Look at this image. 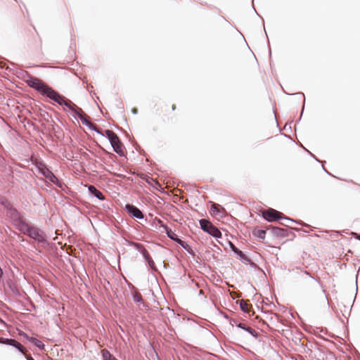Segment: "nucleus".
<instances>
[{
	"instance_id": "obj_2",
	"label": "nucleus",
	"mask_w": 360,
	"mask_h": 360,
	"mask_svg": "<svg viewBox=\"0 0 360 360\" xmlns=\"http://www.w3.org/2000/svg\"><path fill=\"white\" fill-rule=\"evenodd\" d=\"M44 96H46L47 98L54 101L60 105L66 106L71 111H72L75 107H76L75 104H71L70 101H65V97L59 94L51 86L49 87V90L46 91Z\"/></svg>"
},
{
	"instance_id": "obj_15",
	"label": "nucleus",
	"mask_w": 360,
	"mask_h": 360,
	"mask_svg": "<svg viewBox=\"0 0 360 360\" xmlns=\"http://www.w3.org/2000/svg\"><path fill=\"white\" fill-rule=\"evenodd\" d=\"M29 341L30 342H32V344H34L37 347H38L39 349L41 350H44V344L39 340H38L37 338H29Z\"/></svg>"
},
{
	"instance_id": "obj_11",
	"label": "nucleus",
	"mask_w": 360,
	"mask_h": 360,
	"mask_svg": "<svg viewBox=\"0 0 360 360\" xmlns=\"http://www.w3.org/2000/svg\"><path fill=\"white\" fill-rule=\"evenodd\" d=\"M88 191L91 195L98 200H103L105 199L102 192L97 189L94 185H89L88 186Z\"/></svg>"
},
{
	"instance_id": "obj_45",
	"label": "nucleus",
	"mask_w": 360,
	"mask_h": 360,
	"mask_svg": "<svg viewBox=\"0 0 360 360\" xmlns=\"http://www.w3.org/2000/svg\"><path fill=\"white\" fill-rule=\"evenodd\" d=\"M0 321H1V319H0Z\"/></svg>"
},
{
	"instance_id": "obj_27",
	"label": "nucleus",
	"mask_w": 360,
	"mask_h": 360,
	"mask_svg": "<svg viewBox=\"0 0 360 360\" xmlns=\"http://www.w3.org/2000/svg\"><path fill=\"white\" fill-rule=\"evenodd\" d=\"M211 211L214 214H218L219 213V210L215 204H213L211 207Z\"/></svg>"
},
{
	"instance_id": "obj_28",
	"label": "nucleus",
	"mask_w": 360,
	"mask_h": 360,
	"mask_svg": "<svg viewBox=\"0 0 360 360\" xmlns=\"http://www.w3.org/2000/svg\"><path fill=\"white\" fill-rule=\"evenodd\" d=\"M140 253L142 255V256L143 257V258L147 257V256H148V255H150L146 248L143 249V250L140 252Z\"/></svg>"
},
{
	"instance_id": "obj_6",
	"label": "nucleus",
	"mask_w": 360,
	"mask_h": 360,
	"mask_svg": "<svg viewBox=\"0 0 360 360\" xmlns=\"http://www.w3.org/2000/svg\"><path fill=\"white\" fill-rule=\"evenodd\" d=\"M38 169L39 173L46 177L49 181L59 188L63 187V183L58 180L56 175L49 168H47L46 165H41Z\"/></svg>"
},
{
	"instance_id": "obj_39",
	"label": "nucleus",
	"mask_w": 360,
	"mask_h": 360,
	"mask_svg": "<svg viewBox=\"0 0 360 360\" xmlns=\"http://www.w3.org/2000/svg\"><path fill=\"white\" fill-rule=\"evenodd\" d=\"M27 360H34L31 356L27 357Z\"/></svg>"
},
{
	"instance_id": "obj_35",
	"label": "nucleus",
	"mask_w": 360,
	"mask_h": 360,
	"mask_svg": "<svg viewBox=\"0 0 360 360\" xmlns=\"http://www.w3.org/2000/svg\"><path fill=\"white\" fill-rule=\"evenodd\" d=\"M6 338H0V343H3V344H5V340Z\"/></svg>"
},
{
	"instance_id": "obj_24",
	"label": "nucleus",
	"mask_w": 360,
	"mask_h": 360,
	"mask_svg": "<svg viewBox=\"0 0 360 360\" xmlns=\"http://www.w3.org/2000/svg\"><path fill=\"white\" fill-rule=\"evenodd\" d=\"M100 134H101V133ZM102 135H103V134H102ZM115 135H116V134L110 129L105 130V136L108 138V140L112 139ZM103 136H104V134H103Z\"/></svg>"
},
{
	"instance_id": "obj_16",
	"label": "nucleus",
	"mask_w": 360,
	"mask_h": 360,
	"mask_svg": "<svg viewBox=\"0 0 360 360\" xmlns=\"http://www.w3.org/2000/svg\"><path fill=\"white\" fill-rule=\"evenodd\" d=\"M102 360H117L114 357L108 349H103L101 351Z\"/></svg>"
},
{
	"instance_id": "obj_26",
	"label": "nucleus",
	"mask_w": 360,
	"mask_h": 360,
	"mask_svg": "<svg viewBox=\"0 0 360 360\" xmlns=\"http://www.w3.org/2000/svg\"><path fill=\"white\" fill-rule=\"evenodd\" d=\"M133 245L134 247L135 248V249L139 251V252L143 250L144 249V246L141 244V243H133Z\"/></svg>"
},
{
	"instance_id": "obj_20",
	"label": "nucleus",
	"mask_w": 360,
	"mask_h": 360,
	"mask_svg": "<svg viewBox=\"0 0 360 360\" xmlns=\"http://www.w3.org/2000/svg\"><path fill=\"white\" fill-rule=\"evenodd\" d=\"M255 236L260 239H264L266 236V231L262 229L255 230L254 231Z\"/></svg>"
},
{
	"instance_id": "obj_43",
	"label": "nucleus",
	"mask_w": 360,
	"mask_h": 360,
	"mask_svg": "<svg viewBox=\"0 0 360 360\" xmlns=\"http://www.w3.org/2000/svg\"><path fill=\"white\" fill-rule=\"evenodd\" d=\"M316 281L318 283V284H319V285H321V283H320V282H319V281H318L317 280H316Z\"/></svg>"
},
{
	"instance_id": "obj_36",
	"label": "nucleus",
	"mask_w": 360,
	"mask_h": 360,
	"mask_svg": "<svg viewBox=\"0 0 360 360\" xmlns=\"http://www.w3.org/2000/svg\"><path fill=\"white\" fill-rule=\"evenodd\" d=\"M24 337L29 341V338H30L31 337H30L29 335H27L26 333H24L23 334Z\"/></svg>"
},
{
	"instance_id": "obj_33",
	"label": "nucleus",
	"mask_w": 360,
	"mask_h": 360,
	"mask_svg": "<svg viewBox=\"0 0 360 360\" xmlns=\"http://www.w3.org/2000/svg\"><path fill=\"white\" fill-rule=\"evenodd\" d=\"M323 294H326V290H323ZM325 299L326 300L327 305L328 306L329 305V302H328V297H327L326 295H325Z\"/></svg>"
},
{
	"instance_id": "obj_8",
	"label": "nucleus",
	"mask_w": 360,
	"mask_h": 360,
	"mask_svg": "<svg viewBox=\"0 0 360 360\" xmlns=\"http://www.w3.org/2000/svg\"><path fill=\"white\" fill-rule=\"evenodd\" d=\"M124 210L127 212L129 214H130L134 218L138 219H143L144 217V215L141 210L133 205L127 204L124 207Z\"/></svg>"
},
{
	"instance_id": "obj_4",
	"label": "nucleus",
	"mask_w": 360,
	"mask_h": 360,
	"mask_svg": "<svg viewBox=\"0 0 360 360\" xmlns=\"http://www.w3.org/2000/svg\"><path fill=\"white\" fill-rule=\"evenodd\" d=\"M262 216H263L264 219L268 221H276L278 219H282V220H285V221H291V222H294V223H297V224L299 223L297 221H295L289 217H282V214L280 212H278L273 208H269L267 210H264L262 212Z\"/></svg>"
},
{
	"instance_id": "obj_37",
	"label": "nucleus",
	"mask_w": 360,
	"mask_h": 360,
	"mask_svg": "<svg viewBox=\"0 0 360 360\" xmlns=\"http://www.w3.org/2000/svg\"><path fill=\"white\" fill-rule=\"evenodd\" d=\"M288 221H285L283 220V222H281V224L284 225V226H288L287 223H288Z\"/></svg>"
},
{
	"instance_id": "obj_25",
	"label": "nucleus",
	"mask_w": 360,
	"mask_h": 360,
	"mask_svg": "<svg viewBox=\"0 0 360 360\" xmlns=\"http://www.w3.org/2000/svg\"><path fill=\"white\" fill-rule=\"evenodd\" d=\"M109 141H110L112 147L117 143H120V141L117 134L115 136H114L112 139H110L109 140Z\"/></svg>"
},
{
	"instance_id": "obj_22",
	"label": "nucleus",
	"mask_w": 360,
	"mask_h": 360,
	"mask_svg": "<svg viewBox=\"0 0 360 360\" xmlns=\"http://www.w3.org/2000/svg\"><path fill=\"white\" fill-rule=\"evenodd\" d=\"M0 204L2 205L5 209L8 208L11 205L8 200L4 197H0Z\"/></svg>"
},
{
	"instance_id": "obj_21",
	"label": "nucleus",
	"mask_w": 360,
	"mask_h": 360,
	"mask_svg": "<svg viewBox=\"0 0 360 360\" xmlns=\"http://www.w3.org/2000/svg\"><path fill=\"white\" fill-rule=\"evenodd\" d=\"M240 308L245 313H248L249 311L248 305L243 300L240 301Z\"/></svg>"
},
{
	"instance_id": "obj_29",
	"label": "nucleus",
	"mask_w": 360,
	"mask_h": 360,
	"mask_svg": "<svg viewBox=\"0 0 360 360\" xmlns=\"http://www.w3.org/2000/svg\"><path fill=\"white\" fill-rule=\"evenodd\" d=\"M148 264L153 270H156V267L153 260H151L150 262L148 263Z\"/></svg>"
},
{
	"instance_id": "obj_5",
	"label": "nucleus",
	"mask_w": 360,
	"mask_h": 360,
	"mask_svg": "<svg viewBox=\"0 0 360 360\" xmlns=\"http://www.w3.org/2000/svg\"><path fill=\"white\" fill-rule=\"evenodd\" d=\"M200 226L202 230L205 232L207 233L212 237L215 238H221V231L214 226L209 220L205 219H202L199 221Z\"/></svg>"
},
{
	"instance_id": "obj_1",
	"label": "nucleus",
	"mask_w": 360,
	"mask_h": 360,
	"mask_svg": "<svg viewBox=\"0 0 360 360\" xmlns=\"http://www.w3.org/2000/svg\"><path fill=\"white\" fill-rule=\"evenodd\" d=\"M19 229L22 231H24V233H25L27 236L37 240V242L41 243H47L45 235L41 229L37 227L31 226L23 221H20Z\"/></svg>"
},
{
	"instance_id": "obj_40",
	"label": "nucleus",
	"mask_w": 360,
	"mask_h": 360,
	"mask_svg": "<svg viewBox=\"0 0 360 360\" xmlns=\"http://www.w3.org/2000/svg\"><path fill=\"white\" fill-rule=\"evenodd\" d=\"M132 112H133L134 114H136V113H137V110H136V109H133V110H132Z\"/></svg>"
},
{
	"instance_id": "obj_34",
	"label": "nucleus",
	"mask_w": 360,
	"mask_h": 360,
	"mask_svg": "<svg viewBox=\"0 0 360 360\" xmlns=\"http://www.w3.org/2000/svg\"><path fill=\"white\" fill-rule=\"evenodd\" d=\"M304 274L307 276H309V278L311 279V280H315L314 277L311 276L309 273H308L307 271H304Z\"/></svg>"
},
{
	"instance_id": "obj_10",
	"label": "nucleus",
	"mask_w": 360,
	"mask_h": 360,
	"mask_svg": "<svg viewBox=\"0 0 360 360\" xmlns=\"http://www.w3.org/2000/svg\"><path fill=\"white\" fill-rule=\"evenodd\" d=\"M158 222L159 224H161V227L164 229V231L165 232L168 238H169L171 240L175 242H176L178 239H179L177 235L174 232H173L170 228H169L167 225L162 224V221L161 220H159Z\"/></svg>"
},
{
	"instance_id": "obj_30",
	"label": "nucleus",
	"mask_w": 360,
	"mask_h": 360,
	"mask_svg": "<svg viewBox=\"0 0 360 360\" xmlns=\"http://www.w3.org/2000/svg\"><path fill=\"white\" fill-rule=\"evenodd\" d=\"M230 323H231V325H232V326H237V327H238V323H240V322H238L236 319H231V320L230 321Z\"/></svg>"
},
{
	"instance_id": "obj_23",
	"label": "nucleus",
	"mask_w": 360,
	"mask_h": 360,
	"mask_svg": "<svg viewBox=\"0 0 360 360\" xmlns=\"http://www.w3.org/2000/svg\"><path fill=\"white\" fill-rule=\"evenodd\" d=\"M133 300L134 302L143 304V298L140 294H134L133 295Z\"/></svg>"
},
{
	"instance_id": "obj_13",
	"label": "nucleus",
	"mask_w": 360,
	"mask_h": 360,
	"mask_svg": "<svg viewBox=\"0 0 360 360\" xmlns=\"http://www.w3.org/2000/svg\"><path fill=\"white\" fill-rule=\"evenodd\" d=\"M271 232L274 236L278 237L284 238L288 235V231L286 229L279 227H272Z\"/></svg>"
},
{
	"instance_id": "obj_9",
	"label": "nucleus",
	"mask_w": 360,
	"mask_h": 360,
	"mask_svg": "<svg viewBox=\"0 0 360 360\" xmlns=\"http://www.w3.org/2000/svg\"><path fill=\"white\" fill-rule=\"evenodd\" d=\"M4 341L5 345L12 346L18 349L22 354H25L27 351L26 349L15 339L8 338L6 339Z\"/></svg>"
},
{
	"instance_id": "obj_31",
	"label": "nucleus",
	"mask_w": 360,
	"mask_h": 360,
	"mask_svg": "<svg viewBox=\"0 0 360 360\" xmlns=\"http://www.w3.org/2000/svg\"><path fill=\"white\" fill-rule=\"evenodd\" d=\"M145 260L147 262V263L150 262L151 260H153V259L151 258L150 255H149L148 256H147V257H145L144 258Z\"/></svg>"
},
{
	"instance_id": "obj_38",
	"label": "nucleus",
	"mask_w": 360,
	"mask_h": 360,
	"mask_svg": "<svg viewBox=\"0 0 360 360\" xmlns=\"http://www.w3.org/2000/svg\"><path fill=\"white\" fill-rule=\"evenodd\" d=\"M4 273H3V270L0 267V278L3 276Z\"/></svg>"
},
{
	"instance_id": "obj_7",
	"label": "nucleus",
	"mask_w": 360,
	"mask_h": 360,
	"mask_svg": "<svg viewBox=\"0 0 360 360\" xmlns=\"http://www.w3.org/2000/svg\"><path fill=\"white\" fill-rule=\"evenodd\" d=\"M73 112V115L75 117H77L82 122V123L86 126L89 129L91 130L96 131L98 134H101V132L96 129V127L93 123L90 122L87 120V119L82 115L83 111L81 108H74V110L72 111Z\"/></svg>"
},
{
	"instance_id": "obj_42",
	"label": "nucleus",
	"mask_w": 360,
	"mask_h": 360,
	"mask_svg": "<svg viewBox=\"0 0 360 360\" xmlns=\"http://www.w3.org/2000/svg\"><path fill=\"white\" fill-rule=\"evenodd\" d=\"M302 97L304 98V101H305V98H304V95L303 94H302Z\"/></svg>"
},
{
	"instance_id": "obj_17",
	"label": "nucleus",
	"mask_w": 360,
	"mask_h": 360,
	"mask_svg": "<svg viewBox=\"0 0 360 360\" xmlns=\"http://www.w3.org/2000/svg\"><path fill=\"white\" fill-rule=\"evenodd\" d=\"M230 247L232 250V251L236 254L237 255L240 256L241 258H243L245 259H248V257L245 256L243 252L238 249L233 243H230Z\"/></svg>"
},
{
	"instance_id": "obj_18",
	"label": "nucleus",
	"mask_w": 360,
	"mask_h": 360,
	"mask_svg": "<svg viewBox=\"0 0 360 360\" xmlns=\"http://www.w3.org/2000/svg\"><path fill=\"white\" fill-rule=\"evenodd\" d=\"M113 150L120 156H124V151L122 148V143H117L112 146Z\"/></svg>"
},
{
	"instance_id": "obj_32",
	"label": "nucleus",
	"mask_w": 360,
	"mask_h": 360,
	"mask_svg": "<svg viewBox=\"0 0 360 360\" xmlns=\"http://www.w3.org/2000/svg\"><path fill=\"white\" fill-rule=\"evenodd\" d=\"M145 260L147 262V263L150 262L151 260H153V259L151 258L150 255H149L148 256H147V257H145L144 258Z\"/></svg>"
},
{
	"instance_id": "obj_3",
	"label": "nucleus",
	"mask_w": 360,
	"mask_h": 360,
	"mask_svg": "<svg viewBox=\"0 0 360 360\" xmlns=\"http://www.w3.org/2000/svg\"><path fill=\"white\" fill-rule=\"evenodd\" d=\"M26 83L28 86L38 92H39L42 96H44L46 91L49 89V86L43 82L41 79L37 77H33L30 75H27V79H26Z\"/></svg>"
},
{
	"instance_id": "obj_14",
	"label": "nucleus",
	"mask_w": 360,
	"mask_h": 360,
	"mask_svg": "<svg viewBox=\"0 0 360 360\" xmlns=\"http://www.w3.org/2000/svg\"><path fill=\"white\" fill-rule=\"evenodd\" d=\"M6 214L15 221L19 219L20 218L18 212L12 206H10L6 209Z\"/></svg>"
},
{
	"instance_id": "obj_19",
	"label": "nucleus",
	"mask_w": 360,
	"mask_h": 360,
	"mask_svg": "<svg viewBox=\"0 0 360 360\" xmlns=\"http://www.w3.org/2000/svg\"><path fill=\"white\" fill-rule=\"evenodd\" d=\"M176 243H177L182 248H184L188 252H191V248L186 242L179 238Z\"/></svg>"
},
{
	"instance_id": "obj_41",
	"label": "nucleus",
	"mask_w": 360,
	"mask_h": 360,
	"mask_svg": "<svg viewBox=\"0 0 360 360\" xmlns=\"http://www.w3.org/2000/svg\"><path fill=\"white\" fill-rule=\"evenodd\" d=\"M300 224H302V225H303V226H308V225H307V224H306L305 223H300Z\"/></svg>"
},
{
	"instance_id": "obj_12",
	"label": "nucleus",
	"mask_w": 360,
	"mask_h": 360,
	"mask_svg": "<svg viewBox=\"0 0 360 360\" xmlns=\"http://www.w3.org/2000/svg\"><path fill=\"white\" fill-rule=\"evenodd\" d=\"M238 328H241L242 330L246 331L247 333L250 334L254 338L258 337V333H257V331L255 330H254L253 328H252L251 327L247 326L245 323H238Z\"/></svg>"
},
{
	"instance_id": "obj_44",
	"label": "nucleus",
	"mask_w": 360,
	"mask_h": 360,
	"mask_svg": "<svg viewBox=\"0 0 360 360\" xmlns=\"http://www.w3.org/2000/svg\"><path fill=\"white\" fill-rule=\"evenodd\" d=\"M357 239L360 240V235L357 237Z\"/></svg>"
}]
</instances>
